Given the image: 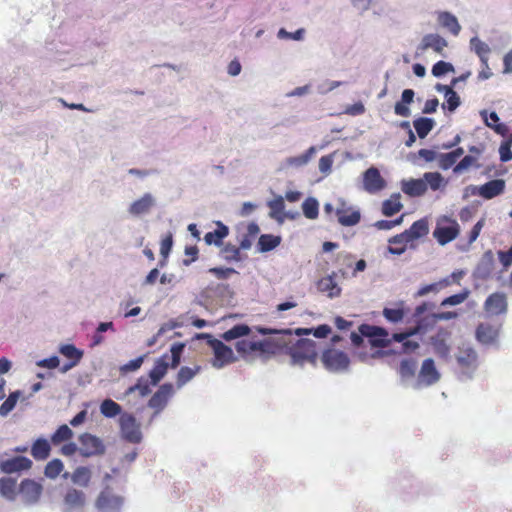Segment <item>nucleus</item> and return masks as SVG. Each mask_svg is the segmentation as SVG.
I'll list each match as a JSON object with an SVG mask.
<instances>
[{"instance_id":"10","label":"nucleus","mask_w":512,"mask_h":512,"mask_svg":"<svg viewBox=\"0 0 512 512\" xmlns=\"http://www.w3.org/2000/svg\"><path fill=\"white\" fill-rule=\"evenodd\" d=\"M79 453L83 457L99 456L104 454L105 445L103 441L90 433H83L79 436Z\"/></svg>"},{"instance_id":"15","label":"nucleus","mask_w":512,"mask_h":512,"mask_svg":"<svg viewBox=\"0 0 512 512\" xmlns=\"http://www.w3.org/2000/svg\"><path fill=\"white\" fill-rule=\"evenodd\" d=\"M507 306L506 294L502 292H495L491 294L484 302V310L490 316L505 314Z\"/></svg>"},{"instance_id":"50","label":"nucleus","mask_w":512,"mask_h":512,"mask_svg":"<svg viewBox=\"0 0 512 512\" xmlns=\"http://www.w3.org/2000/svg\"><path fill=\"white\" fill-rule=\"evenodd\" d=\"M249 233L241 235L239 238V246L240 252L249 250L252 246L253 238L258 232V226H249Z\"/></svg>"},{"instance_id":"55","label":"nucleus","mask_w":512,"mask_h":512,"mask_svg":"<svg viewBox=\"0 0 512 512\" xmlns=\"http://www.w3.org/2000/svg\"><path fill=\"white\" fill-rule=\"evenodd\" d=\"M445 100L446 102L442 104V109H447L451 113L461 105V99L455 91L446 95Z\"/></svg>"},{"instance_id":"43","label":"nucleus","mask_w":512,"mask_h":512,"mask_svg":"<svg viewBox=\"0 0 512 512\" xmlns=\"http://www.w3.org/2000/svg\"><path fill=\"white\" fill-rule=\"evenodd\" d=\"M228 226H218V228L213 232H208L204 239L208 245H221L222 240L228 235Z\"/></svg>"},{"instance_id":"51","label":"nucleus","mask_w":512,"mask_h":512,"mask_svg":"<svg viewBox=\"0 0 512 512\" xmlns=\"http://www.w3.org/2000/svg\"><path fill=\"white\" fill-rule=\"evenodd\" d=\"M138 391L140 396L141 397H144L146 395H148L150 393V385L147 381V379H145L144 377H140L137 381V383L133 386H130L125 394L126 395H129V394H132L134 392Z\"/></svg>"},{"instance_id":"41","label":"nucleus","mask_w":512,"mask_h":512,"mask_svg":"<svg viewBox=\"0 0 512 512\" xmlns=\"http://www.w3.org/2000/svg\"><path fill=\"white\" fill-rule=\"evenodd\" d=\"M0 494L8 500H14L16 497V480L12 478H1Z\"/></svg>"},{"instance_id":"63","label":"nucleus","mask_w":512,"mask_h":512,"mask_svg":"<svg viewBox=\"0 0 512 512\" xmlns=\"http://www.w3.org/2000/svg\"><path fill=\"white\" fill-rule=\"evenodd\" d=\"M497 255L503 271H506L512 265V246L507 251H498Z\"/></svg>"},{"instance_id":"12","label":"nucleus","mask_w":512,"mask_h":512,"mask_svg":"<svg viewBox=\"0 0 512 512\" xmlns=\"http://www.w3.org/2000/svg\"><path fill=\"white\" fill-rule=\"evenodd\" d=\"M448 46L447 40L437 33H429L422 37L416 48L417 54H422L427 50H433L442 57H446L445 48Z\"/></svg>"},{"instance_id":"26","label":"nucleus","mask_w":512,"mask_h":512,"mask_svg":"<svg viewBox=\"0 0 512 512\" xmlns=\"http://www.w3.org/2000/svg\"><path fill=\"white\" fill-rule=\"evenodd\" d=\"M437 21L443 28L449 30L454 36H457L461 31V26L458 22V19L450 12H438Z\"/></svg>"},{"instance_id":"48","label":"nucleus","mask_w":512,"mask_h":512,"mask_svg":"<svg viewBox=\"0 0 512 512\" xmlns=\"http://www.w3.org/2000/svg\"><path fill=\"white\" fill-rule=\"evenodd\" d=\"M63 469V462L60 459H53L46 464L44 474L50 479H55L60 475Z\"/></svg>"},{"instance_id":"24","label":"nucleus","mask_w":512,"mask_h":512,"mask_svg":"<svg viewBox=\"0 0 512 512\" xmlns=\"http://www.w3.org/2000/svg\"><path fill=\"white\" fill-rule=\"evenodd\" d=\"M469 47L470 50L479 57L482 65L488 68L489 54L491 52L489 45L480 40L477 36H474L470 39Z\"/></svg>"},{"instance_id":"38","label":"nucleus","mask_w":512,"mask_h":512,"mask_svg":"<svg viewBox=\"0 0 512 512\" xmlns=\"http://www.w3.org/2000/svg\"><path fill=\"white\" fill-rule=\"evenodd\" d=\"M422 178L427 183V188L430 187L433 191H437L446 185V181L439 172H426Z\"/></svg>"},{"instance_id":"57","label":"nucleus","mask_w":512,"mask_h":512,"mask_svg":"<svg viewBox=\"0 0 512 512\" xmlns=\"http://www.w3.org/2000/svg\"><path fill=\"white\" fill-rule=\"evenodd\" d=\"M208 273L212 274L219 280H226L233 274H238L234 268L230 267H212L208 270Z\"/></svg>"},{"instance_id":"32","label":"nucleus","mask_w":512,"mask_h":512,"mask_svg":"<svg viewBox=\"0 0 512 512\" xmlns=\"http://www.w3.org/2000/svg\"><path fill=\"white\" fill-rule=\"evenodd\" d=\"M417 332V329L410 330L405 333H395L392 338L396 342L402 343V349L405 353H410L416 350L419 347V344L416 341L408 339L410 336L414 335Z\"/></svg>"},{"instance_id":"20","label":"nucleus","mask_w":512,"mask_h":512,"mask_svg":"<svg viewBox=\"0 0 512 512\" xmlns=\"http://www.w3.org/2000/svg\"><path fill=\"white\" fill-rule=\"evenodd\" d=\"M475 189H477L478 195L484 199H492L503 193L505 189V181L503 179L490 180Z\"/></svg>"},{"instance_id":"17","label":"nucleus","mask_w":512,"mask_h":512,"mask_svg":"<svg viewBox=\"0 0 512 512\" xmlns=\"http://www.w3.org/2000/svg\"><path fill=\"white\" fill-rule=\"evenodd\" d=\"M384 187V179L382 178L379 170L375 167H370L363 174V188L368 193L374 194L382 190Z\"/></svg>"},{"instance_id":"1","label":"nucleus","mask_w":512,"mask_h":512,"mask_svg":"<svg viewBox=\"0 0 512 512\" xmlns=\"http://www.w3.org/2000/svg\"><path fill=\"white\" fill-rule=\"evenodd\" d=\"M256 331L261 335H272V334H283L286 340H290L291 343L288 347L284 348V351L291 357V363L293 365H304L305 363H311L315 365L318 359V353L316 350V343L310 339H297L293 341L291 330L284 329L278 330L274 328L256 327Z\"/></svg>"},{"instance_id":"39","label":"nucleus","mask_w":512,"mask_h":512,"mask_svg":"<svg viewBox=\"0 0 512 512\" xmlns=\"http://www.w3.org/2000/svg\"><path fill=\"white\" fill-rule=\"evenodd\" d=\"M251 329L246 324H237L230 328L229 330L225 331L222 334V338L225 341H232L234 339L246 336L250 333Z\"/></svg>"},{"instance_id":"49","label":"nucleus","mask_w":512,"mask_h":512,"mask_svg":"<svg viewBox=\"0 0 512 512\" xmlns=\"http://www.w3.org/2000/svg\"><path fill=\"white\" fill-rule=\"evenodd\" d=\"M20 391H15L10 393L7 399L0 406V415L6 416L8 415L16 406L17 401L20 397Z\"/></svg>"},{"instance_id":"54","label":"nucleus","mask_w":512,"mask_h":512,"mask_svg":"<svg viewBox=\"0 0 512 512\" xmlns=\"http://www.w3.org/2000/svg\"><path fill=\"white\" fill-rule=\"evenodd\" d=\"M431 72L434 77L440 78L449 72H454V66L449 62L440 60L433 65Z\"/></svg>"},{"instance_id":"18","label":"nucleus","mask_w":512,"mask_h":512,"mask_svg":"<svg viewBox=\"0 0 512 512\" xmlns=\"http://www.w3.org/2000/svg\"><path fill=\"white\" fill-rule=\"evenodd\" d=\"M32 464V461L25 456H15L1 461L0 469L6 474H12L29 470Z\"/></svg>"},{"instance_id":"25","label":"nucleus","mask_w":512,"mask_h":512,"mask_svg":"<svg viewBox=\"0 0 512 512\" xmlns=\"http://www.w3.org/2000/svg\"><path fill=\"white\" fill-rule=\"evenodd\" d=\"M86 502V496L83 491L75 488H69L64 495V504L69 510L83 508Z\"/></svg>"},{"instance_id":"7","label":"nucleus","mask_w":512,"mask_h":512,"mask_svg":"<svg viewBox=\"0 0 512 512\" xmlns=\"http://www.w3.org/2000/svg\"><path fill=\"white\" fill-rule=\"evenodd\" d=\"M428 233V226H411L409 231L390 241L388 251L391 254L401 255L408 247H412L411 237H420Z\"/></svg>"},{"instance_id":"44","label":"nucleus","mask_w":512,"mask_h":512,"mask_svg":"<svg viewBox=\"0 0 512 512\" xmlns=\"http://www.w3.org/2000/svg\"><path fill=\"white\" fill-rule=\"evenodd\" d=\"M73 437V431L68 425L63 424L52 434L51 442L54 445H59L63 442L71 440Z\"/></svg>"},{"instance_id":"36","label":"nucleus","mask_w":512,"mask_h":512,"mask_svg":"<svg viewBox=\"0 0 512 512\" xmlns=\"http://www.w3.org/2000/svg\"><path fill=\"white\" fill-rule=\"evenodd\" d=\"M201 370V366L195 365L193 368L190 367H181L176 378V384L178 388L184 386L187 382H189L196 374H198Z\"/></svg>"},{"instance_id":"2","label":"nucleus","mask_w":512,"mask_h":512,"mask_svg":"<svg viewBox=\"0 0 512 512\" xmlns=\"http://www.w3.org/2000/svg\"><path fill=\"white\" fill-rule=\"evenodd\" d=\"M290 343L291 341L286 340L285 335L276 339L268 338L260 341L242 339L236 342L235 349L245 360L256 357L266 360L283 352L284 348L288 347Z\"/></svg>"},{"instance_id":"3","label":"nucleus","mask_w":512,"mask_h":512,"mask_svg":"<svg viewBox=\"0 0 512 512\" xmlns=\"http://www.w3.org/2000/svg\"><path fill=\"white\" fill-rule=\"evenodd\" d=\"M359 334L353 332L351 341L354 346H363L369 351L363 353L364 357L379 358L384 355V328L369 324H361Z\"/></svg>"},{"instance_id":"28","label":"nucleus","mask_w":512,"mask_h":512,"mask_svg":"<svg viewBox=\"0 0 512 512\" xmlns=\"http://www.w3.org/2000/svg\"><path fill=\"white\" fill-rule=\"evenodd\" d=\"M154 205V198L151 194L146 193L140 199L134 201L129 208V212L133 215H141L149 212Z\"/></svg>"},{"instance_id":"29","label":"nucleus","mask_w":512,"mask_h":512,"mask_svg":"<svg viewBox=\"0 0 512 512\" xmlns=\"http://www.w3.org/2000/svg\"><path fill=\"white\" fill-rule=\"evenodd\" d=\"M167 357V355H163L160 358H158L155 361L153 368L150 370L149 376L151 378V382L153 385L158 384V382H160V380L167 373L169 367Z\"/></svg>"},{"instance_id":"56","label":"nucleus","mask_w":512,"mask_h":512,"mask_svg":"<svg viewBox=\"0 0 512 512\" xmlns=\"http://www.w3.org/2000/svg\"><path fill=\"white\" fill-rule=\"evenodd\" d=\"M173 245V236L171 233H168L163 237L160 243V253L163 256V260L160 261V266L163 267L165 265V259L168 257Z\"/></svg>"},{"instance_id":"8","label":"nucleus","mask_w":512,"mask_h":512,"mask_svg":"<svg viewBox=\"0 0 512 512\" xmlns=\"http://www.w3.org/2000/svg\"><path fill=\"white\" fill-rule=\"evenodd\" d=\"M119 426L121 435L126 441L134 444L141 442L140 424L132 414L122 413L119 418Z\"/></svg>"},{"instance_id":"23","label":"nucleus","mask_w":512,"mask_h":512,"mask_svg":"<svg viewBox=\"0 0 512 512\" xmlns=\"http://www.w3.org/2000/svg\"><path fill=\"white\" fill-rule=\"evenodd\" d=\"M402 191L411 197H418L427 191V183L423 178L403 180Z\"/></svg>"},{"instance_id":"27","label":"nucleus","mask_w":512,"mask_h":512,"mask_svg":"<svg viewBox=\"0 0 512 512\" xmlns=\"http://www.w3.org/2000/svg\"><path fill=\"white\" fill-rule=\"evenodd\" d=\"M31 455L37 461L46 460L51 453V445L47 439L38 438L31 446Z\"/></svg>"},{"instance_id":"58","label":"nucleus","mask_w":512,"mask_h":512,"mask_svg":"<svg viewBox=\"0 0 512 512\" xmlns=\"http://www.w3.org/2000/svg\"><path fill=\"white\" fill-rule=\"evenodd\" d=\"M469 296V291L468 290H464L463 292L461 293H458V294H454L452 296H449L447 298H445L442 302H441V306H456V305H459L461 303H463Z\"/></svg>"},{"instance_id":"52","label":"nucleus","mask_w":512,"mask_h":512,"mask_svg":"<svg viewBox=\"0 0 512 512\" xmlns=\"http://www.w3.org/2000/svg\"><path fill=\"white\" fill-rule=\"evenodd\" d=\"M405 315L404 302H400L396 308H386V320L397 323L402 321Z\"/></svg>"},{"instance_id":"59","label":"nucleus","mask_w":512,"mask_h":512,"mask_svg":"<svg viewBox=\"0 0 512 512\" xmlns=\"http://www.w3.org/2000/svg\"><path fill=\"white\" fill-rule=\"evenodd\" d=\"M177 327H179V324L177 322H175V321H169V322L163 324L159 328L158 332L152 338H150L147 341V346H149V347L153 346L157 342L158 338L161 335H163L165 332L173 330V329H175Z\"/></svg>"},{"instance_id":"9","label":"nucleus","mask_w":512,"mask_h":512,"mask_svg":"<svg viewBox=\"0 0 512 512\" xmlns=\"http://www.w3.org/2000/svg\"><path fill=\"white\" fill-rule=\"evenodd\" d=\"M321 359L324 367L332 372L343 371L348 368L350 363L348 355L336 349L325 350Z\"/></svg>"},{"instance_id":"62","label":"nucleus","mask_w":512,"mask_h":512,"mask_svg":"<svg viewBox=\"0 0 512 512\" xmlns=\"http://www.w3.org/2000/svg\"><path fill=\"white\" fill-rule=\"evenodd\" d=\"M437 160L438 166L443 170H448L456 163V160L454 159L450 152L438 154Z\"/></svg>"},{"instance_id":"13","label":"nucleus","mask_w":512,"mask_h":512,"mask_svg":"<svg viewBox=\"0 0 512 512\" xmlns=\"http://www.w3.org/2000/svg\"><path fill=\"white\" fill-rule=\"evenodd\" d=\"M174 394V387L171 383L161 385L148 401V406L155 410L154 416L158 415L167 405Z\"/></svg>"},{"instance_id":"35","label":"nucleus","mask_w":512,"mask_h":512,"mask_svg":"<svg viewBox=\"0 0 512 512\" xmlns=\"http://www.w3.org/2000/svg\"><path fill=\"white\" fill-rule=\"evenodd\" d=\"M451 284V281L449 278H444L438 282L423 285L418 289V291L415 293V297H423L430 293L437 294L442 289L446 288Z\"/></svg>"},{"instance_id":"33","label":"nucleus","mask_w":512,"mask_h":512,"mask_svg":"<svg viewBox=\"0 0 512 512\" xmlns=\"http://www.w3.org/2000/svg\"><path fill=\"white\" fill-rule=\"evenodd\" d=\"M413 126L418 137L424 139L434 128L435 121L428 117H418L413 121Z\"/></svg>"},{"instance_id":"22","label":"nucleus","mask_w":512,"mask_h":512,"mask_svg":"<svg viewBox=\"0 0 512 512\" xmlns=\"http://www.w3.org/2000/svg\"><path fill=\"white\" fill-rule=\"evenodd\" d=\"M485 125L491 128L494 132L501 136H505L508 132V128L504 123L500 122V118L495 111L488 113L486 110L480 111Z\"/></svg>"},{"instance_id":"42","label":"nucleus","mask_w":512,"mask_h":512,"mask_svg":"<svg viewBox=\"0 0 512 512\" xmlns=\"http://www.w3.org/2000/svg\"><path fill=\"white\" fill-rule=\"evenodd\" d=\"M71 479L74 484L86 487L91 480V471L88 467H78L72 473Z\"/></svg>"},{"instance_id":"31","label":"nucleus","mask_w":512,"mask_h":512,"mask_svg":"<svg viewBox=\"0 0 512 512\" xmlns=\"http://www.w3.org/2000/svg\"><path fill=\"white\" fill-rule=\"evenodd\" d=\"M458 234L457 226H437L433 235L441 245L452 241Z\"/></svg>"},{"instance_id":"47","label":"nucleus","mask_w":512,"mask_h":512,"mask_svg":"<svg viewBox=\"0 0 512 512\" xmlns=\"http://www.w3.org/2000/svg\"><path fill=\"white\" fill-rule=\"evenodd\" d=\"M314 153H315V148L314 147H310L302 155L287 158L286 159V164L288 166H294V167L304 166V165H306L309 162V160L311 159V157L313 156Z\"/></svg>"},{"instance_id":"19","label":"nucleus","mask_w":512,"mask_h":512,"mask_svg":"<svg viewBox=\"0 0 512 512\" xmlns=\"http://www.w3.org/2000/svg\"><path fill=\"white\" fill-rule=\"evenodd\" d=\"M123 504V499L120 496L114 495L110 490L102 491L97 499L96 505L99 509L104 511H118Z\"/></svg>"},{"instance_id":"6","label":"nucleus","mask_w":512,"mask_h":512,"mask_svg":"<svg viewBox=\"0 0 512 512\" xmlns=\"http://www.w3.org/2000/svg\"><path fill=\"white\" fill-rule=\"evenodd\" d=\"M501 324L482 322L475 330L476 340L483 346L498 347L500 343Z\"/></svg>"},{"instance_id":"37","label":"nucleus","mask_w":512,"mask_h":512,"mask_svg":"<svg viewBox=\"0 0 512 512\" xmlns=\"http://www.w3.org/2000/svg\"><path fill=\"white\" fill-rule=\"evenodd\" d=\"M281 242V237L271 234H263L258 240L260 252H268L275 249Z\"/></svg>"},{"instance_id":"11","label":"nucleus","mask_w":512,"mask_h":512,"mask_svg":"<svg viewBox=\"0 0 512 512\" xmlns=\"http://www.w3.org/2000/svg\"><path fill=\"white\" fill-rule=\"evenodd\" d=\"M441 374L437 370L434 360L431 358H427L423 361L419 374L418 379L415 384L416 389H420L422 387H428L435 383H437L440 380Z\"/></svg>"},{"instance_id":"21","label":"nucleus","mask_w":512,"mask_h":512,"mask_svg":"<svg viewBox=\"0 0 512 512\" xmlns=\"http://www.w3.org/2000/svg\"><path fill=\"white\" fill-rule=\"evenodd\" d=\"M59 352L63 356H65L66 358H68L70 360V362L68 364H65L62 367V369H61L62 372H66L69 369L76 366L81 361V359L83 357V351L76 348L73 344L62 345L59 349Z\"/></svg>"},{"instance_id":"40","label":"nucleus","mask_w":512,"mask_h":512,"mask_svg":"<svg viewBox=\"0 0 512 512\" xmlns=\"http://www.w3.org/2000/svg\"><path fill=\"white\" fill-rule=\"evenodd\" d=\"M493 253L487 251L483 254L480 264L477 267V274L482 278H487L492 271Z\"/></svg>"},{"instance_id":"60","label":"nucleus","mask_w":512,"mask_h":512,"mask_svg":"<svg viewBox=\"0 0 512 512\" xmlns=\"http://www.w3.org/2000/svg\"><path fill=\"white\" fill-rule=\"evenodd\" d=\"M185 345L183 343H175L172 345L171 351V367L176 368L180 364L181 354Z\"/></svg>"},{"instance_id":"16","label":"nucleus","mask_w":512,"mask_h":512,"mask_svg":"<svg viewBox=\"0 0 512 512\" xmlns=\"http://www.w3.org/2000/svg\"><path fill=\"white\" fill-rule=\"evenodd\" d=\"M42 485L31 479H24L20 484V494L27 504L36 503L42 494Z\"/></svg>"},{"instance_id":"5","label":"nucleus","mask_w":512,"mask_h":512,"mask_svg":"<svg viewBox=\"0 0 512 512\" xmlns=\"http://www.w3.org/2000/svg\"><path fill=\"white\" fill-rule=\"evenodd\" d=\"M455 358L460 373L463 376L472 379L479 366L477 351L470 345H463L459 347Z\"/></svg>"},{"instance_id":"14","label":"nucleus","mask_w":512,"mask_h":512,"mask_svg":"<svg viewBox=\"0 0 512 512\" xmlns=\"http://www.w3.org/2000/svg\"><path fill=\"white\" fill-rule=\"evenodd\" d=\"M335 214L339 224H358L360 212L342 199L335 201Z\"/></svg>"},{"instance_id":"61","label":"nucleus","mask_w":512,"mask_h":512,"mask_svg":"<svg viewBox=\"0 0 512 512\" xmlns=\"http://www.w3.org/2000/svg\"><path fill=\"white\" fill-rule=\"evenodd\" d=\"M144 358H145V355L139 356L133 360H130L128 363H126L120 367V372L122 374H126L128 372H132V371H136V370L140 369V367L142 366V364L144 362Z\"/></svg>"},{"instance_id":"4","label":"nucleus","mask_w":512,"mask_h":512,"mask_svg":"<svg viewBox=\"0 0 512 512\" xmlns=\"http://www.w3.org/2000/svg\"><path fill=\"white\" fill-rule=\"evenodd\" d=\"M197 338L207 339V344L212 348L214 357L211 360V364L213 367L220 369L236 360L233 350L212 335L201 333L197 335Z\"/></svg>"},{"instance_id":"64","label":"nucleus","mask_w":512,"mask_h":512,"mask_svg":"<svg viewBox=\"0 0 512 512\" xmlns=\"http://www.w3.org/2000/svg\"><path fill=\"white\" fill-rule=\"evenodd\" d=\"M475 160H476L475 157H473L471 155L464 156L460 160V162L455 165V167L453 168V172L455 174L462 173L463 171L467 170L475 162Z\"/></svg>"},{"instance_id":"30","label":"nucleus","mask_w":512,"mask_h":512,"mask_svg":"<svg viewBox=\"0 0 512 512\" xmlns=\"http://www.w3.org/2000/svg\"><path fill=\"white\" fill-rule=\"evenodd\" d=\"M317 288L320 292L327 293L330 298L338 297L341 293V288L332 276L321 278L317 283Z\"/></svg>"},{"instance_id":"45","label":"nucleus","mask_w":512,"mask_h":512,"mask_svg":"<svg viewBox=\"0 0 512 512\" xmlns=\"http://www.w3.org/2000/svg\"><path fill=\"white\" fill-rule=\"evenodd\" d=\"M121 406L111 399H105L100 405V412L107 418L121 414Z\"/></svg>"},{"instance_id":"34","label":"nucleus","mask_w":512,"mask_h":512,"mask_svg":"<svg viewBox=\"0 0 512 512\" xmlns=\"http://www.w3.org/2000/svg\"><path fill=\"white\" fill-rule=\"evenodd\" d=\"M221 255L227 262H241L246 258V255L240 252L238 246L232 243H226L222 247Z\"/></svg>"},{"instance_id":"46","label":"nucleus","mask_w":512,"mask_h":512,"mask_svg":"<svg viewBox=\"0 0 512 512\" xmlns=\"http://www.w3.org/2000/svg\"><path fill=\"white\" fill-rule=\"evenodd\" d=\"M303 214L306 218L316 219L319 212V204L315 198H307L302 204Z\"/></svg>"},{"instance_id":"53","label":"nucleus","mask_w":512,"mask_h":512,"mask_svg":"<svg viewBox=\"0 0 512 512\" xmlns=\"http://www.w3.org/2000/svg\"><path fill=\"white\" fill-rule=\"evenodd\" d=\"M400 194H394L389 199H386V217H391L399 212L402 204L400 203Z\"/></svg>"}]
</instances>
